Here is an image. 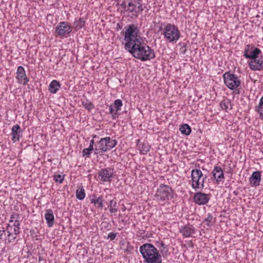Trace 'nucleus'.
<instances>
[{
  "mask_svg": "<svg viewBox=\"0 0 263 263\" xmlns=\"http://www.w3.org/2000/svg\"><path fill=\"white\" fill-rule=\"evenodd\" d=\"M106 139L105 138H101L99 141L98 144L99 146V149H101L102 152L108 151V148L107 145V142H106Z\"/></svg>",
  "mask_w": 263,
  "mask_h": 263,
  "instance_id": "nucleus-23",
  "label": "nucleus"
},
{
  "mask_svg": "<svg viewBox=\"0 0 263 263\" xmlns=\"http://www.w3.org/2000/svg\"><path fill=\"white\" fill-rule=\"evenodd\" d=\"M64 176H62L60 174H55L53 175V178H54V181L56 182L61 183L63 182V181L64 180Z\"/></svg>",
  "mask_w": 263,
  "mask_h": 263,
  "instance_id": "nucleus-33",
  "label": "nucleus"
},
{
  "mask_svg": "<svg viewBox=\"0 0 263 263\" xmlns=\"http://www.w3.org/2000/svg\"><path fill=\"white\" fill-rule=\"evenodd\" d=\"M96 137H97V136H96V135H95V136H93V138H96Z\"/></svg>",
  "mask_w": 263,
  "mask_h": 263,
  "instance_id": "nucleus-46",
  "label": "nucleus"
},
{
  "mask_svg": "<svg viewBox=\"0 0 263 263\" xmlns=\"http://www.w3.org/2000/svg\"><path fill=\"white\" fill-rule=\"evenodd\" d=\"M133 249V247L129 244V243H127L126 249H125V251L126 252H130Z\"/></svg>",
  "mask_w": 263,
  "mask_h": 263,
  "instance_id": "nucleus-39",
  "label": "nucleus"
},
{
  "mask_svg": "<svg viewBox=\"0 0 263 263\" xmlns=\"http://www.w3.org/2000/svg\"><path fill=\"white\" fill-rule=\"evenodd\" d=\"M180 232L182 234L184 237H189L191 236L192 234L195 233V229L193 225L187 224L181 227Z\"/></svg>",
  "mask_w": 263,
  "mask_h": 263,
  "instance_id": "nucleus-18",
  "label": "nucleus"
},
{
  "mask_svg": "<svg viewBox=\"0 0 263 263\" xmlns=\"http://www.w3.org/2000/svg\"><path fill=\"white\" fill-rule=\"evenodd\" d=\"M104 223L106 224V222H102V224H104Z\"/></svg>",
  "mask_w": 263,
  "mask_h": 263,
  "instance_id": "nucleus-47",
  "label": "nucleus"
},
{
  "mask_svg": "<svg viewBox=\"0 0 263 263\" xmlns=\"http://www.w3.org/2000/svg\"><path fill=\"white\" fill-rule=\"evenodd\" d=\"M164 38L170 42H176L180 37V33L178 28L171 24H167L163 29Z\"/></svg>",
  "mask_w": 263,
  "mask_h": 263,
  "instance_id": "nucleus-5",
  "label": "nucleus"
},
{
  "mask_svg": "<svg viewBox=\"0 0 263 263\" xmlns=\"http://www.w3.org/2000/svg\"><path fill=\"white\" fill-rule=\"evenodd\" d=\"M8 236L9 237L8 241H9V242H10L11 241V239L10 238V237L11 235H12V233L11 232H9V231L8 232Z\"/></svg>",
  "mask_w": 263,
  "mask_h": 263,
  "instance_id": "nucleus-44",
  "label": "nucleus"
},
{
  "mask_svg": "<svg viewBox=\"0 0 263 263\" xmlns=\"http://www.w3.org/2000/svg\"><path fill=\"white\" fill-rule=\"evenodd\" d=\"M103 199L102 196H100L98 197L95 198H92L90 199V202L93 203L95 206L99 209H102L104 206L103 204Z\"/></svg>",
  "mask_w": 263,
  "mask_h": 263,
  "instance_id": "nucleus-21",
  "label": "nucleus"
},
{
  "mask_svg": "<svg viewBox=\"0 0 263 263\" xmlns=\"http://www.w3.org/2000/svg\"><path fill=\"white\" fill-rule=\"evenodd\" d=\"M150 148L151 146L147 143H143L139 147L141 154L143 155L146 154L149 151Z\"/></svg>",
  "mask_w": 263,
  "mask_h": 263,
  "instance_id": "nucleus-26",
  "label": "nucleus"
},
{
  "mask_svg": "<svg viewBox=\"0 0 263 263\" xmlns=\"http://www.w3.org/2000/svg\"><path fill=\"white\" fill-rule=\"evenodd\" d=\"M93 150V148L88 147L87 148H84L83 150V156L85 157H89L92 151Z\"/></svg>",
  "mask_w": 263,
  "mask_h": 263,
  "instance_id": "nucleus-31",
  "label": "nucleus"
},
{
  "mask_svg": "<svg viewBox=\"0 0 263 263\" xmlns=\"http://www.w3.org/2000/svg\"><path fill=\"white\" fill-rule=\"evenodd\" d=\"M261 180V172L254 171L249 178V182L252 186H257L260 185Z\"/></svg>",
  "mask_w": 263,
  "mask_h": 263,
  "instance_id": "nucleus-16",
  "label": "nucleus"
},
{
  "mask_svg": "<svg viewBox=\"0 0 263 263\" xmlns=\"http://www.w3.org/2000/svg\"><path fill=\"white\" fill-rule=\"evenodd\" d=\"M22 130L18 124H15L12 126L11 135L12 136V141L13 143L20 141V139L22 137Z\"/></svg>",
  "mask_w": 263,
  "mask_h": 263,
  "instance_id": "nucleus-15",
  "label": "nucleus"
},
{
  "mask_svg": "<svg viewBox=\"0 0 263 263\" xmlns=\"http://www.w3.org/2000/svg\"><path fill=\"white\" fill-rule=\"evenodd\" d=\"M180 45H181V47L180 49L181 52H182L183 54H185L186 52V44L183 43H180Z\"/></svg>",
  "mask_w": 263,
  "mask_h": 263,
  "instance_id": "nucleus-36",
  "label": "nucleus"
},
{
  "mask_svg": "<svg viewBox=\"0 0 263 263\" xmlns=\"http://www.w3.org/2000/svg\"><path fill=\"white\" fill-rule=\"evenodd\" d=\"M106 139V142H107V148L108 151L114 148L117 143V141L116 140L111 139L110 137H107L105 138Z\"/></svg>",
  "mask_w": 263,
  "mask_h": 263,
  "instance_id": "nucleus-25",
  "label": "nucleus"
},
{
  "mask_svg": "<svg viewBox=\"0 0 263 263\" xmlns=\"http://www.w3.org/2000/svg\"><path fill=\"white\" fill-rule=\"evenodd\" d=\"M72 31V27L67 22L59 23L55 28V32L59 36H66Z\"/></svg>",
  "mask_w": 263,
  "mask_h": 263,
  "instance_id": "nucleus-8",
  "label": "nucleus"
},
{
  "mask_svg": "<svg viewBox=\"0 0 263 263\" xmlns=\"http://www.w3.org/2000/svg\"><path fill=\"white\" fill-rule=\"evenodd\" d=\"M95 154L96 155L100 154L101 153H104V152H102L101 149H99V146L98 144L96 146L95 148Z\"/></svg>",
  "mask_w": 263,
  "mask_h": 263,
  "instance_id": "nucleus-38",
  "label": "nucleus"
},
{
  "mask_svg": "<svg viewBox=\"0 0 263 263\" xmlns=\"http://www.w3.org/2000/svg\"><path fill=\"white\" fill-rule=\"evenodd\" d=\"M117 233H109L107 235V239H109L110 240H114L117 237Z\"/></svg>",
  "mask_w": 263,
  "mask_h": 263,
  "instance_id": "nucleus-35",
  "label": "nucleus"
},
{
  "mask_svg": "<svg viewBox=\"0 0 263 263\" xmlns=\"http://www.w3.org/2000/svg\"><path fill=\"white\" fill-rule=\"evenodd\" d=\"M172 189L167 185L161 184L157 189L155 195V200L159 201H164L172 197Z\"/></svg>",
  "mask_w": 263,
  "mask_h": 263,
  "instance_id": "nucleus-6",
  "label": "nucleus"
},
{
  "mask_svg": "<svg viewBox=\"0 0 263 263\" xmlns=\"http://www.w3.org/2000/svg\"><path fill=\"white\" fill-rule=\"evenodd\" d=\"M262 129H263V126H262Z\"/></svg>",
  "mask_w": 263,
  "mask_h": 263,
  "instance_id": "nucleus-48",
  "label": "nucleus"
},
{
  "mask_svg": "<svg viewBox=\"0 0 263 263\" xmlns=\"http://www.w3.org/2000/svg\"><path fill=\"white\" fill-rule=\"evenodd\" d=\"M117 5L122 9L121 12L126 13L133 18L138 17L145 9L142 0H116Z\"/></svg>",
  "mask_w": 263,
  "mask_h": 263,
  "instance_id": "nucleus-2",
  "label": "nucleus"
},
{
  "mask_svg": "<svg viewBox=\"0 0 263 263\" xmlns=\"http://www.w3.org/2000/svg\"><path fill=\"white\" fill-rule=\"evenodd\" d=\"M5 232V230H0V239L3 238V234Z\"/></svg>",
  "mask_w": 263,
  "mask_h": 263,
  "instance_id": "nucleus-42",
  "label": "nucleus"
},
{
  "mask_svg": "<svg viewBox=\"0 0 263 263\" xmlns=\"http://www.w3.org/2000/svg\"><path fill=\"white\" fill-rule=\"evenodd\" d=\"M213 216L211 214H208V217L205 218L203 222L208 226L210 227L213 223Z\"/></svg>",
  "mask_w": 263,
  "mask_h": 263,
  "instance_id": "nucleus-30",
  "label": "nucleus"
},
{
  "mask_svg": "<svg viewBox=\"0 0 263 263\" xmlns=\"http://www.w3.org/2000/svg\"><path fill=\"white\" fill-rule=\"evenodd\" d=\"M20 228H16V227H14V228L13 229V232L15 235H17V234H18L20 233Z\"/></svg>",
  "mask_w": 263,
  "mask_h": 263,
  "instance_id": "nucleus-41",
  "label": "nucleus"
},
{
  "mask_svg": "<svg viewBox=\"0 0 263 263\" xmlns=\"http://www.w3.org/2000/svg\"><path fill=\"white\" fill-rule=\"evenodd\" d=\"M16 239V236L14 237L13 238H12V240H15Z\"/></svg>",
  "mask_w": 263,
  "mask_h": 263,
  "instance_id": "nucleus-45",
  "label": "nucleus"
},
{
  "mask_svg": "<svg viewBox=\"0 0 263 263\" xmlns=\"http://www.w3.org/2000/svg\"><path fill=\"white\" fill-rule=\"evenodd\" d=\"M226 85L231 90H234L240 85V80L238 77L230 72H226L223 74Z\"/></svg>",
  "mask_w": 263,
  "mask_h": 263,
  "instance_id": "nucleus-7",
  "label": "nucleus"
},
{
  "mask_svg": "<svg viewBox=\"0 0 263 263\" xmlns=\"http://www.w3.org/2000/svg\"><path fill=\"white\" fill-rule=\"evenodd\" d=\"M85 22L82 18H80L78 20H76L73 23V27L76 30L81 29L85 26Z\"/></svg>",
  "mask_w": 263,
  "mask_h": 263,
  "instance_id": "nucleus-24",
  "label": "nucleus"
},
{
  "mask_svg": "<svg viewBox=\"0 0 263 263\" xmlns=\"http://www.w3.org/2000/svg\"><path fill=\"white\" fill-rule=\"evenodd\" d=\"M156 245L158 247H161L163 248V249H160V252L161 253L166 254L168 252V249L165 248L164 243L162 241L157 242Z\"/></svg>",
  "mask_w": 263,
  "mask_h": 263,
  "instance_id": "nucleus-32",
  "label": "nucleus"
},
{
  "mask_svg": "<svg viewBox=\"0 0 263 263\" xmlns=\"http://www.w3.org/2000/svg\"><path fill=\"white\" fill-rule=\"evenodd\" d=\"M207 178L206 175L203 176V174L199 169H193L191 173L192 181V187L195 190H202L204 187V181Z\"/></svg>",
  "mask_w": 263,
  "mask_h": 263,
  "instance_id": "nucleus-4",
  "label": "nucleus"
},
{
  "mask_svg": "<svg viewBox=\"0 0 263 263\" xmlns=\"http://www.w3.org/2000/svg\"><path fill=\"white\" fill-rule=\"evenodd\" d=\"M85 196V193L84 190L81 188L80 190H77L76 191V197L79 200H83Z\"/></svg>",
  "mask_w": 263,
  "mask_h": 263,
  "instance_id": "nucleus-29",
  "label": "nucleus"
},
{
  "mask_svg": "<svg viewBox=\"0 0 263 263\" xmlns=\"http://www.w3.org/2000/svg\"><path fill=\"white\" fill-rule=\"evenodd\" d=\"M122 105V100L117 99L112 104L109 106V113L111 114V117L113 119H115L118 117L119 114L118 112L121 110V107Z\"/></svg>",
  "mask_w": 263,
  "mask_h": 263,
  "instance_id": "nucleus-10",
  "label": "nucleus"
},
{
  "mask_svg": "<svg viewBox=\"0 0 263 263\" xmlns=\"http://www.w3.org/2000/svg\"><path fill=\"white\" fill-rule=\"evenodd\" d=\"M251 69L253 70H260L263 68V57L259 55L258 58H255L249 62Z\"/></svg>",
  "mask_w": 263,
  "mask_h": 263,
  "instance_id": "nucleus-12",
  "label": "nucleus"
},
{
  "mask_svg": "<svg viewBox=\"0 0 263 263\" xmlns=\"http://www.w3.org/2000/svg\"><path fill=\"white\" fill-rule=\"evenodd\" d=\"M93 144H94V140L92 139L90 141V143H89V146L91 147V148H93Z\"/></svg>",
  "mask_w": 263,
  "mask_h": 263,
  "instance_id": "nucleus-43",
  "label": "nucleus"
},
{
  "mask_svg": "<svg viewBox=\"0 0 263 263\" xmlns=\"http://www.w3.org/2000/svg\"><path fill=\"white\" fill-rule=\"evenodd\" d=\"M117 202L113 199L109 200V204L108 206L109 211L111 213H116L117 212V209L116 208L117 206Z\"/></svg>",
  "mask_w": 263,
  "mask_h": 263,
  "instance_id": "nucleus-27",
  "label": "nucleus"
},
{
  "mask_svg": "<svg viewBox=\"0 0 263 263\" xmlns=\"http://www.w3.org/2000/svg\"><path fill=\"white\" fill-rule=\"evenodd\" d=\"M139 251L144 259V263H161L162 257L157 248L151 243L140 247Z\"/></svg>",
  "mask_w": 263,
  "mask_h": 263,
  "instance_id": "nucleus-3",
  "label": "nucleus"
},
{
  "mask_svg": "<svg viewBox=\"0 0 263 263\" xmlns=\"http://www.w3.org/2000/svg\"><path fill=\"white\" fill-rule=\"evenodd\" d=\"M16 74V78L19 83L24 85L27 84L29 79L26 76L25 70L23 66H20L17 67Z\"/></svg>",
  "mask_w": 263,
  "mask_h": 263,
  "instance_id": "nucleus-14",
  "label": "nucleus"
},
{
  "mask_svg": "<svg viewBox=\"0 0 263 263\" xmlns=\"http://www.w3.org/2000/svg\"><path fill=\"white\" fill-rule=\"evenodd\" d=\"M20 222L18 220L15 219L13 223V226L16 228H20Z\"/></svg>",
  "mask_w": 263,
  "mask_h": 263,
  "instance_id": "nucleus-40",
  "label": "nucleus"
},
{
  "mask_svg": "<svg viewBox=\"0 0 263 263\" xmlns=\"http://www.w3.org/2000/svg\"><path fill=\"white\" fill-rule=\"evenodd\" d=\"M179 130L181 132V134L186 136L189 135L191 133V128L187 124H184L182 125L180 127Z\"/></svg>",
  "mask_w": 263,
  "mask_h": 263,
  "instance_id": "nucleus-22",
  "label": "nucleus"
},
{
  "mask_svg": "<svg viewBox=\"0 0 263 263\" xmlns=\"http://www.w3.org/2000/svg\"><path fill=\"white\" fill-rule=\"evenodd\" d=\"M193 200L196 204L201 205L206 204L210 198L208 194L199 192L194 194Z\"/></svg>",
  "mask_w": 263,
  "mask_h": 263,
  "instance_id": "nucleus-11",
  "label": "nucleus"
},
{
  "mask_svg": "<svg viewBox=\"0 0 263 263\" xmlns=\"http://www.w3.org/2000/svg\"><path fill=\"white\" fill-rule=\"evenodd\" d=\"M45 218L46 220L48 227H52L54 222V217L51 209H47L46 210Z\"/></svg>",
  "mask_w": 263,
  "mask_h": 263,
  "instance_id": "nucleus-19",
  "label": "nucleus"
},
{
  "mask_svg": "<svg viewBox=\"0 0 263 263\" xmlns=\"http://www.w3.org/2000/svg\"><path fill=\"white\" fill-rule=\"evenodd\" d=\"M113 170L110 167L102 169L99 172V177H101V181L103 182H110L112 176Z\"/></svg>",
  "mask_w": 263,
  "mask_h": 263,
  "instance_id": "nucleus-13",
  "label": "nucleus"
},
{
  "mask_svg": "<svg viewBox=\"0 0 263 263\" xmlns=\"http://www.w3.org/2000/svg\"><path fill=\"white\" fill-rule=\"evenodd\" d=\"M212 174L213 175V179L216 181L217 183L221 181L224 179L223 172L220 166H216L214 167Z\"/></svg>",
  "mask_w": 263,
  "mask_h": 263,
  "instance_id": "nucleus-17",
  "label": "nucleus"
},
{
  "mask_svg": "<svg viewBox=\"0 0 263 263\" xmlns=\"http://www.w3.org/2000/svg\"><path fill=\"white\" fill-rule=\"evenodd\" d=\"M61 84L57 80H53L49 84L48 90L52 93H55L60 89Z\"/></svg>",
  "mask_w": 263,
  "mask_h": 263,
  "instance_id": "nucleus-20",
  "label": "nucleus"
},
{
  "mask_svg": "<svg viewBox=\"0 0 263 263\" xmlns=\"http://www.w3.org/2000/svg\"><path fill=\"white\" fill-rule=\"evenodd\" d=\"M20 217V215L17 213H13L11 215L10 222H12L13 221V219H16L18 220Z\"/></svg>",
  "mask_w": 263,
  "mask_h": 263,
  "instance_id": "nucleus-37",
  "label": "nucleus"
},
{
  "mask_svg": "<svg viewBox=\"0 0 263 263\" xmlns=\"http://www.w3.org/2000/svg\"><path fill=\"white\" fill-rule=\"evenodd\" d=\"M82 104L85 107V108L88 110H91L94 107L93 105L88 100H87L86 102H83Z\"/></svg>",
  "mask_w": 263,
  "mask_h": 263,
  "instance_id": "nucleus-34",
  "label": "nucleus"
},
{
  "mask_svg": "<svg viewBox=\"0 0 263 263\" xmlns=\"http://www.w3.org/2000/svg\"><path fill=\"white\" fill-rule=\"evenodd\" d=\"M220 105L223 110H227L229 108H232L231 103L229 100H223L220 102Z\"/></svg>",
  "mask_w": 263,
  "mask_h": 263,
  "instance_id": "nucleus-28",
  "label": "nucleus"
},
{
  "mask_svg": "<svg viewBox=\"0 0 263 263\" xmlns=\"http://www.w3.org/2000/svg\"><path fill=\"white\" fill-rule=\"evenodd\" d=\"M261 53V50L259 48L248 45L244 50L243 55L246 58L252 60L255 58H258Z\"/></svg>",
  "mask_w": 263,
  "mask_h": 263,
  "instance_id": "nucleus-9",
  "label": "nucleus"
},
{
  "mask_svg": "<svg viewBox=\"0 0 263 263\" xmlns=\"http://www.w3.org/2000/svg\"><path fill=\"white\" fill-rule=\"evenodd\" d=\"M138 29L135 24H130L124 34L125 49L133 56L142 61H149L155 58V53L150 47L143 42L138 35Z\"/></svg>",
  "mask_w": 263,
  "mask_h": 263,
  "instance_id": "nucleus-1",
  "label": "nucleus"
}]
</instances>
